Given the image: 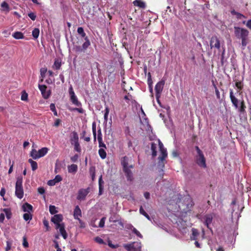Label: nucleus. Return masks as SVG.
I'll list each match as a JSON object with an SVG mask.
<instances>
[{
  "mask_svg": "<svg viewBox=\"0 0 251 251\" xmlns=\"http://www.w3.org/2000/svg\"><path fill=\"white\" fill-rule=\"evenodd\" d=\"M180 197V196L178 195H174V201H176V204L178 205L180 211L186 213L193 205L194 203L192 199L189 196H186L183 198L182 199L183 202H181V199Z\"/></svg>",
  "mask_w": 251,
  "mask_h": 251,
  "instance_id": "f257e3e1",
  "label": "nucleus"
},
{
  "mask_svg": "<svg viewBox=\"0 0 251 251\" xmlns=\"http://www.w3.org/2000/svg\"><path fill=\"white\" fill-rule=\"evenodd\" d=\"M234 34L237 39H241L242 45L243 47L247 46L249 31L244 28L234 26Z\"/></svg>",
  "mask_w": 251,
  "mask_h": 251,
  "instance_id": "f03ea898",
  "label": "nucleus"
},
{
  "mask_svg": "<svg viewBox=\"0 0 251 251\" xmlns=\"http://www.w3.org/2000/svg\"><path fill=\"white\" fill-rule=\"evenodd\" d=\"M121 163L124 173H131L134 167V162L131 157L125 156L121 159Z\"/></svg>",
  "mask_w": 251,
  "mask_h": 251,
  "instance_id": "7ed1b4c3",
  "label": "nucleus"
},
{
  "mask_svg": "<svg viewBox=\"0 0 251 251\" xmlns=\"http://www.w3.org/2000/svg\"><path fill=\"white\" fill-rule=\"evenodd\" d=\"M170 219L179 231L181 232L185 231L187 226L186 221L180 217H177L175 215L171 216Z\"/></svg>",
  "mask_w": 251,
  "mask_h": 251,
  "instance_id": "20e7f679",
  "label": "nucleus"
},
{
  "mask_svg": "<svg viewBox=\"0 0 251 251\" xmlns=\"http://www.w3.org/2000/svg\"><path fill=\"white\" fill-rule=\"evenodd\" d=\"M23 182V177L22 176H19L16 178L15 194L20 199H21L24 196V190L22 185Z\"/></svg>",
  "mask_w": 251,
  "mask_h": 251,
  "instance_id": "39448f33",
  "label": "nucleus"
},
{
  "mask_svg": "<svg viewBox=\"0 0 251 251\" xmlns=\"http://www.w3.org/2000/svg\"><path fill=\"white\" fill-rule=\"evenodd\" d=\"M158 142L160 153L158 159L159 161L163 162V161L165 160L168 156L167 150L166 148H165L163 143L159 139L158 140Z\"/></svg>",
  "mask_w": 251,
  "mask_h": 251,
  "instance_id": "423d86ee",
  "label": "nucleus"
},
{
  "mask_svg": "<svg viewBox=\"0 0 251 251\" xmlns=\"http://www.w3.org/2000/svg\"><path fill=\"white\" fill-rule=\"evenodd\" d=\"M124 248L127 251H141V244L138 242H133L124 245Z\"/></svg>",
  "mask_w": 251,
  "mask_h": 251,
  "instance_id": "0eeeda50",
  "label": "nucleus"
},
{
  "mask_svg": "<svg viewBox=\"0 0 251 251\" xmlns=\"http://www.w3.org/2000/svg\"><path fill=\"white\" fill-rule=\"evenodd\" d=\"M196 160L197 164L199 166L202 168L206 167V160L203 153L198 154L196 156Z\"/></svg>",
  "mask_w": 251,
  "mask_h": 251,
  "instance_id": "6e6552de",
  "label": "nucleus"
},
{
  "mask_svg": "<svg viewBox=\"0 0 251 251\" xmlns=\"http://www.w3.org/2000/svg\"><path fill=\"white\" fill-rule=\"evenodd\" d=\"M90 192V188L81 189L78 191L77 199L79 201L84 200L86 197Z\"/></svg>",
  "mask_w": 251,
  "mask_h": 251,
  "instance_id": "1a4fd4ad",
  "label": "nucleus"
},
{
  "mask_svg": "<svg viewBox=\"0 0 251 251\" xmlns=\"http://www.w3.org/2000/svg\"><path fill=\"white\" fill-rule=\"evenodd\" d=\"M66 165L64 161L56 160L54 169L55 173L64 172L65 170Z\"/></svg>",
  "mask_w": 251,
  "mask_h": 251,
  "instance_id": "9d476101",
  "label": "nucleus"
},
{
  "mask_svg": "<svg viewBox=\"0 0 251 251\" xmlns=\"http://www.w3.org/2000/svg\"><path fill=\"white\" fill-rule=\"evenodd\" d=\"M210 46L211 49L215 48L219 50L220 48V42L219 39L216 36H212L210 41Z\"/></svg>",
  "mask_w": 251,
  "mask_h": 251,
  "instance_id": "9b49d317",
  "label": "nucleus"
},
{
  "mask_svg": "<svg viewBox=\"0 0 251 251\" xmlns=\"http://www.w3.org/2000/svg\"><path fill=\"white\" fill-rule=\"evenodd\" d=\"M38 87L39 90L41 92L43 97L45 99H48L50 95V91H47V86L45 85L39 84Z\"/></svg>",
  "mask_w": 251,
  "mask_h": 251,
  "instance_id": "f8f14e48",
  "label": "nucleus"
},
{
  "mask_svg": "<svg viewBox=\"0 0 251 251\" xmlns=\"http://www.w3.org/2000/svg\"><path fill=\"white\" fill-rule=\"evenodd\" d=\"M165 83V80L163 79L161 80L157 83L155 86V94H157L158 95L161 94Z\"/></svg>",
  "mask_w": 251,
  "mask_h": 251,
  "instance_id": "ddd939ff",
  "label": "nucleus"
},
{
  "mask_svg": "<svg viewBox=\"0 0 251 251\" xmlns=\"http://www.w3.org/2000/svg\"><path fill=\"white\" fill-rule=\"evenodd\" d=\"M63 217L61 214H56L51 218V222L53 223L56 226H59L61 225L60 222L63 221Z\"/></svg>",
  "mask_w": 251,
  "mask_h": 251,
  "instance_id": "4468645a",
  "label": "nucleus"
},
{
  "mask_svg": "<svg viewBox=\"0 0 251 251\" xmlns=\"http://www.w3.org/2000/svg\"><path fill=\"white\" fill-rule=\"evenodd\" d=\"M229 97L232 104L235 108H237L238 107V100L234 95L232 89H230Z\"/></svg>",
  "mask_w": 251,
  "mask_h": 251,
  "instance_id": "2eb2a0df",
  "label": "nucleus"
},
{
  "mask_svg": "<svg viewBox=\"0 0 251 251\" xmlns=\"http://www.w3.org/2000/svg\"><path fill=\"white\" fill-rule=\"evenodd\" d=\"M98 140L99 142V146L100 148H103L106 149V145L102 141V133L100 128L98 131Z\"/></svg>",
  "mask_w": 251,
  "mask_h": 251,
  "instance_id": "dca6fc26",
  "label": "nucleus"
},
{
  "mask_svg": "<svg viewBox=\"0 0 251 251\" xmlns=\"http://www.w3.org/2000/svg\"><path fill=\"white\" fill-rule=\"evenodd\" d=\"M65 224L64 223H61V225H59V226L56 227L57 229H59L60 233L63 236V238L64 239H66L67 238L68 235L66 231L65 230Z\"/></svg>",
  "mask_w": 251,
  "mask_h": 251,
  "instance_id": "f3484780",
  "label": "nucleus"
},
{
  "mask_svg": "<svg viewBox=\"0 0 251 251\" xmlns=\"http://www.w3.org/2000/svg\"><path fill=\"white\" fill-rule=\"evenodd\" d=\"M74 218L76 220L80 219L82 217L81 210L78 205H77L75 207L74 211Z\"/></svg>",
  "mask_w": 251,
  "mask_h": 251,
  "instance_id": "a211bd4d",
  "label": "nucleus"
},
{
  "mask_svg": "<svg viewBox=\"0 0 251 251\" xmlns=\"http://www.w3.org/2000/svg\"><path fill=\"white\" fill-rule=\"evenodd\" d=\"M23 211L24 212L31 213L33 212V206L29 203L26 202L23 204Z\"/></svg>",
  "mask_w": 251,
  "mask_h": 251,
  "instance_id": "6ab92c4d",
  "label": "nucleus"
},
{
  "mask_svg": "<svg viewBox=\"0 0 251 251\" xmlns=\"http://www.w3.org/2000/svg\"><path fill=\"white\" fill-rule=\"evenodd\" d=\"M1 11L4 12L6 14L10 11V7L8 4L5 1L1 3Z\"/></svg>",
  "mask_w": 251,
  "mask_h": 251,
  "instance_id": "aec40b11",
  "label": "nucleus"
},
{
  "mask_svg": "<svg viewBox=\"0 0 251 251\" xmlns=\"http://www.w3.org/2000/svg\"><path fill=\"white\" fill-rule=\"evenodd\" d=\"M61 65L62 63L60 59L57 58L54 60L52 68L55 70H58L60 69Z\"/></svg>",
  "mask_w": 251,
  "mask_h": 251,
  "instance_id": "412c9836",
  "label": "nucleus"
},
{
  "mask_svg": "<svg viewBox=\"0 0 251 251\" xmlns=\"http://www.w3.org/2000/svg\"><path fill=\"white\" fill-rule=\"evenodd\" d=\"M133 4L134 6H138L141 8H145L146 7L145 3L141 0H135L133 2Z\"/></svg>",
  "mask_w": 251,
  "mask_h": 251,
  "instance_id": "4be33fe9",
  "label": "nucleus"
},
{
  "mask_svg": "<svg viewBox=\"0 0 251 251\" xmlns=\"http://www.w3.org/2000/svg\"><path fill=\"white\" fill-rule=\"evenodd\" d=\"M84 40L85 41L82 44L81 47L82 49L85 52V50H87V49L90 46L91 43L88 37H85Z\"/></svg>",
  "mask_w": 251,
  "mask_h": 251,
  "instance_id": "5701e85b",
  "label": "nucleus"
},
{
  "mask_svg": "<svg viewBox=\"0 0 251 251\" xmlns=\"http://www.w3.org/2000/svg\"><path fill=\"white\" fill-rule=\"evenodd\" d=\"M70 100L75 105L77 106H80L81 105V103L79 102L76 97V96H73L70 97Z\"/></svg>",
  "mask_w": 251,
  "mask_h": 251,
  "instance_id": "b1692460",
  "label": "nucleus"
},
{
  "mask_svg": "<svg viewBox=\"0 0 251 251\" xmlns=\"http://www.w3.org/2000/svg\"><path fill=\"white\" fill-rule=\"evenodd\" d=\"M212 220V217L211 215H207L205 216L204 224L207 228H209V225L211 224Z\"/></svg>",
  "mask_w": 251,
  "mask_h": 251,
  "instance_id": "393cba45",
  "label": "nucleus"
},
{
  "mask_svg": "<svg viewBox=\"0 0 251 251\" xmlns=\"http://www.w3.org/2000/svg\"><path fill=\"white\" fill-rule=\"evenodd\" d=\"M48 149L47 148H42L41 149L39 150L38 152L39 157L41 158L44 156H45L48 152Z\"/></svg>",
  "mask_w": 251,
  "mask_h": 251,
  "instance_id": "a878e982",
  "label": "nucleus"
},
{
  "mask_svg": "<svg viewBox=\"0 0 251 251\" xmlns=\"http://www.w3.org/2000/svg\"><path fill=\"white\" fill-rule=\"evenodd\" d=\"M199 235V232L197 229L195 228L192 229V234L190 236L191 240H197V237Z\"/></svg>",
  "mask_w": 251,
  "mask_h": 251,
  "instance_id": "bb28decb",
  "label": "nucleus"
},
{
  "mask_svg": "<svg viewBox=\"0 0 251 251\" xmlns=\"http://www.w3.org/2000/svg\"><path fill=\"white\" fill-rule=\"evenodd\" d=\"M12 36L16 39H22L25 37L23 33L20 31L15 32L13 33Z\"/></svg>",
  "mask_w": 251,
  "mask_h": 251,
  "instance_id": "cd10ccee",
  "label": "nucleus"
},
{
  "mask_svg": "<svg viewBox=\"0 0 251 251\" xmlns=\"http://www.w3.org/2000/svg\"><path fill=\"white\" fill-rule=\"evenodd\" d=\"M71 144L73 145V144L75 143H78V136L77 135V133L74 131L73 132V137L71 138Z\"/></svg>",
  "mask_w": 251,
  "mask_h": 251,
  "instance_id": "c85d7f7f",
  "label": "nucleus"
},
{
  "mask_svg": "<svg viewBox=\"0 0 251 251\" xmlns=\"http://www.w3.org/2000/svg\"><path fill=\"white\" fill-rule=\"evenodd\" d=\"M124 99L128 105L129 104L130 101L132 103L135 102V100L132 99V95H131L129 93H127V95L124 97Z\"/></svg>",
  "mask_w": 251,
  "mask_h": 251,
  "instance_id": "c756f323",
  "label": "nucleus"
},
{
  "mask_svg": "<svg viewBox=\"0 0 251 251\" xmlns=\"http://www.w3.org/2000/svg\"><path fill=\"white\" fill-rule=\"evenodd\" d=\"M156 148L157 145L155 143L152 142L151 143V150L152 151L151 155L153 157H154L157 155Z\"/></svg>",
  "mask_w": 251,
  "mask_h": 251,
  "instance_id": "7c9ffc66",
  "label": "nucleus"
},
{
  "mask_svg": "<svg viewBox=\"0 0 251 251\" xmlns=\"http://www.w3.org/2000/svg\"><path fill=\"white\" fill-rule=\"evenodd\" d=\"M69 173H75L77 170V166L76 164H72L68 167Z\"/></svg>",
  "mask_w": 251,
  "mask_h": 251,
  "instance_id": "2f4dec72",
  "label": "nucleus"
},
{
  "mask_svg": "<svg viewBox=\"0 0 251 251\" xmlns=\"http://www.w3.org/2000/svg\"><path fill=\"white\" fill-rule=\"evenodd\" d=\"M38 153V152L36 151V150L32 149L30 152V156H31L34 159H37L39 158Z\"/></svg>",
  "mask_w": 251,
  "mask_h": 251,
  "instance_id": "473e14b6",
  "label": "nucleus"
},
{
  "mask_svg": "<svg viewBox=\"0 0 251 251\" xmlns=\"http://www.w3.org/2000/svg\"><path fill=\"white\" fill-rule=\"evenodd\" d=\"M24 220L25 221H30L32 219V218L33 217V215L31 214V213H28L26 212L25 214H24Z\"/></svg>",
  "mask_w": 251,
  "mask_h": 251,
  "instance_id": "72a5a7b5",
  "label": "nucleus"
},
{
  "mask_svg": "<svg viewBox=\"0 0 251 251\" xmlns=\"http://www.w3.org/2000/svg\"><path fill=\"white\" fill-rule=\"evenodd\" d=\"M99 154L102 159H105L106 157V152L104 149L100 148L99 150Z\"/></svg>",
  "mask_w": 251,
  "mask_h": 251,
  "instance_id": "f704fd0d",
  "label": "nucleus"
},
{
  "mask_svg": "<svg viewBox=\"0 0 251 251\" xmlns=\"http://www.w3.org/2000/svg\"><path fill=\"white\" fill-rule=\"evenodd\" d=\"M2 211L4 212L6 218L10 219L12 215L10 209L9 208H4Z\"/></svg>",
  "mask_w": 251,
  "mask_h": 251,
  "instance_id": "c9c22d12",
  "label": "nucleus"
},
{
  "mask_svg": "<svg viewBox=\"0 0 251 251\" xmlns=\"http://www.w3.org/2000/svg\"><path fill=\"white\" fill-rule=\"evenodd\" d=\"M139 212L140 213L144 216L148 220H150V217L149 215L145 212V211L144 210L142 206H141L139 209Z\"/></svg>",
  "mask_w": 251,
  "mask_h": 251,
  "instance_id": "e433bc0d",
  "label": "nucleus"
},
{
  "mask_svg": "<svg viewBox=\"0 0 251 251\" xmlns=\"http://www.w3.org/2000/svg\"><path fill=\"white\" fill-rule=\"evenodd\" d=\"M86 131L85 130H84L82 131L81 134V138H83L84 140L86 142H89L90 141V134L88 135V136H86Z\"/></svg>",
  "mask_w": 251,
  "mask_h": 251,
  "instance_id": "4c0bfd02",
  "label": "nucleus"
},
{
  "mask_svg": "<svg viewBox=\"0 0 251 251\" xmlns=\"http://www.w3.org/2000/svg\"><path fill=\"white\" fill-rule=\"evenodd\" d=\"M28 162L30 163L31 166L32 167V171H35L36 169H37L38 165L36 162L33 161L31 159H29L28 160Z\"/></svg>",
  "mask_w": 251,
  "mask_h": 251,
  "instance_id": "58836bf2",
  "label": "nucleus"
},
{
  "mask_svg": "<svg viewBox=\"0 0 251 251\" xmlns=\"http://www.w3.org/2000/svg\"><path fill=\"white\" fill-rule=\"evenodd\" d=\"M40 30L38 28H35L32 32V35L35 39H37L39 35Z\"/></svg>",
  "mask_w": 251,
  "mask_h": 251,
  "instance_id": "ea45409f",
  "label": "nucleus"
},
{
  "mask_svg": "<svg viewBox=\"0 0 251 251\" xmlns=\"http://www.w3.org/2000/svg\"><path fill=\"white\" fill-rule=\"evenodd\" d=\"M77 33L81 35V36L82 37H83V38H85V37H87L86 36V33H85L84 31V29L83 28V27H78L77 29Z\"/></svg>",
  "mask_w": 251,
  "mask_h": 251,
  "instance_id": "a19ab883",
  "label": "nucleus"
},
{
  "mask_svg": "<svg viewBox=\"0 0 251 251\" xmlns=\"http://www.w3.org/2000/svg\"><path fill=\"white\" fill-rule=\"evenodd\" d=\"M234 81L235 82L236 87L239 90H241L243 88V83L242 81H237V80H234Z\"/></svg>",
  "mask_w": 251,
  "mask_h": 251,
  "instance_id": "79ce46f5",
  "label": "nucleus"
},
{
  "mask_svg": "<svg viewBox=\"0 0 251 251\" xmlns=\"http://www.w3.org/2000/svg\"><path fill=\"white\" fill-rule=\"evenodd\" d=\"M74 49L75 52L76 53H80L82 52H85L84 50L82 49V47L80 46H75Z\"/></svg>",
  "mask_w": 251,
  "mask_h": 251,
  "instance_id": "37998d69",
  "label": "nucleus"
},
{
  "mask_svg": "<svg viewBox=\"0 0 251 251\" xmlns=\"http://www.w3.org/2000/svg\"><path fill=\"white\" fill-rule=\"evenodd\" d=\"M119 220L118 216L116 214H114L109 218V222L112 223H116Z\"/></svg>",
  "mask_w": 251,
  "mask_h": 251,
  "instance_id": "c03bdc74",
  "label": "nucleus"
},
{
  "mask_svg": "<svg viewBox=\"0 0 251 251\" xmlns=\"http://www.w3.org/2000/svg\"><path fill=\"white\" fill-rule=\"evenodd\" d=\"M246 108V106L245 104V102H244V101L243 100L241 102V105L239 108V111L241 112V113H244L245 111V109Z\"/></svg>",
  "mask_w": 251,
  "mask_h": 251,
  "instance_id": "a18cd8bd",
  "label": "nucleus"
},
{
  "mask_svg": "<svg viewBox=\"0 0 251 251\" xmlns=\"http://www.w3.org/2000/svg\"><path fill=\"white\" fill-rule=\"evenodd\" d=\"M50 213L52 215L55 214L58 212L57 210H56V207L54 205H50Z\"/></svg>",
  "mask_w": 251,
  "mask_h": 251,
  "instance_id": "49530a36",
  "label": "nucleus"
},
{
  "mask_svg": "<svg viewBox=\"0 0 251 251\" xmlns=\"http://www.w3.org/2000/svg\"><path fill=\"white\" fill-rule=\"evenodd\" d=\"M92 131L94 136V140L95 141L96 140V126L95 123H93L92 125Z\"/></svg>",
  "mask_w": 251,
  "mask_h": 251,
  "instance_id": "de8ad7c7",
  "label": "nucleus"
},
{
  "mask_svg": "<svg viewBox=\"0 0 251 251\" xmlns=\"http://www.w3.org/2000/svg\"><path fill=\"white\" fill-rule=\"evenodd\" d=\"M109 113V109L108 106H106L105 108V113L104 114V119L105 122H107L108 120V116Z\"/></svg>",
  "mask_w": 251,
  "mask_h": 251,
  "instance_id": "09e8293b",
  "label": "nucleus"
},
{
  "mask_svg": "<svg viewBox=\"0 0 251 251\" xmlns=\"http://www.w3.org/2000/svg\"><path fill=\"white\" fill-rule=\"evenodd\" d=\"M50 109L53 112V114L55 116H57V112L55 109V104L54 103H51L50 106Z\"/></svg>",
  "mask_w": 251,
  "mask_h": 251,
  "instance_id": "8fccbe9b",
  "label": "nucleus"
},
{
  "mask_svg": "<svg viewBox=\"0 0 251 251\" xmlns=\"http://www.w3.org/2000/svg\"><path fill=\"white\" fill-rule=\"evenodd\" d=\"M28 99V94L25 91H24L22 92L21 96V100H22L26 101Z\"/></svg>",
  "mask_w": 251,
  "mask_h": 251,
  "instance_id": "3c124183",
  "label": "nucleus"
},
{
  "mask_svg": "<svg viewBox=\"0 0 251 251\" xmlns=\"http://www.w3.org/2000/svg\"><path fill=\"white\" fill-rule=\"evenodd\" d=\"M73 145H74V149L75 151L80 152L81 151V148L79 145V142L78 143H75L73 144Z\"/></svg>",
  "mask_w": 251,
  "mask_h": 251,
  "instance_id": "603ef678",
  "label": "nucleus"
},
{
  "mask_svg": "<svg viewBox=\"0 0 251 251\" xmlns=\"http://www.w3.org/2000/svg\"><path fill=\"white\" fill-rule=\"evenodd\" d=\"M23 246L25 248H27L29 247V244L28 243L27 239L25 236L23 238Z\"/></svg>",
  "mask_w": 251,
  "mask_h": 251,
  "instance_id": "864d4df0",
  "label": "nucleus"
},
{
  "mask_svg": "<svg viewBox=\"0 0 251 251\" xmlns=\"http://www.w3.org/2000/svg\"><path fill=\"white\" fill-rule=\"evenodd\" d=\"M132 232L139 238H142L143 237L141 234L135 228H133L132 229Z\"/></svg>",
  "mask_w": 251,
  "mask_h": 251,
  "instance_id": "5fc2aeb1",
  "label": "nucleus"
},
{
  "mask_svg": "<svg viewBox=\"0 0 251 251\" xmlns=\"http://www.w3.org/2000/svg\"><path fill=\"white\" fill-rule=\"evenodd\" d=\"M94 240L96 242H97L100 244H104L103 240L100 237H96V238H95Z\"/></svg>",
  "mask_w": 251,
  "mask_h": 251,
  "instance_id": "6e6d98bb",
  "label": "nucleus"
},
{
  "mask_svg": "<svg viewBox=\"0 0 251 251\" xmlns=\"http://www.w3.org/2000/svg\"><path fill=\"white\" fill-rule=\"evenodd\" d=\"M43 224L44 226L46 227L47 231H49L50 228L49 222L47 220L45 219L43 220Z\"/></svg>",
  "mask_w": 251,
  "mask_h": 251,
  "instance_id": "4d7b16f0",
  "label": "nucleus"
},
{
  "mask_svg": "<svg viewBox=\"0 0 251 251\" xmlns=\"http://www.w3.org/2000/svg\"><path fill=\"white\" fill-rule=\"evenodd\" d=\"M28 16L32 20L35 21L36 18V15L34 13L30 12L28 14Z\"/></svg>",
  "mask_w": 251,
  "mask_h": 251,
  "instance_id": "13d9d810",
  "label": "nucleus"
},
{
  "mask_svg": "<svg viewBox=\"0 0 251 251\" xmlns=\"http://www.w3.org/2000/svg\"><path fill=\"white\" fill-rule=\"evenodd\" d=\"M106 218L105 217H103L100 221L99 223V227H103L104 226L105 224V221Z\"/></svg>",
  "mask_w": 251,
  "mask_h": 251,
  "instance_id": "bf43d9fd",
  "label": "nucleus"
},
{
  "mask_svg": "<svg viewBox=\"0 0 251 251\" xmlns=\"http://www.w3.org/2000/svg\"><path fill=\"white\" fill-rule=\"evenodd\" d=\"M47 69H44V68L41 69V70H40V74H41V77L42 78L45 77V74L47 72Z\"/></svg>",
  "mask_w": 251,
  "mask_h": 251,
  "instance_id": "052dcab7",
  "label": "nucleus"
},
{
  "mask_svg": "<svg viewBox=\"0 0 251 251\" xmlns=\"http://www.w3.org/2000/svg\"><path fill=\"white\" fill-rule=\"evenodd\" d=\"M77 220L78 221L79 223V227H80V228H85V226H86L85 223L84 222H83L80 219H78Z\"/></svg>",
  "mask_w": 251,
  "mask_h": 251,
  "instance_id": "680f3d73",
  "label": "nucleus"
},
{
  "mask_svg": "<svg viewBox=\"0 0 251 251\" xmlns=\"http://www.w3.org/2000/svg\"><path fill=\"white\" fill-rule=\"evenodd\" d=\"M56 183H57L55 181V180L54 179H51V180H50L48 182V184L49 186H51L55 185Z\"/></svg>",
  "mask_w": 251,
  "mask_h": 251,
  "instance_id": "e2e57ef3",
  "label": "nucleus"
},
{
  "mask_svg": "<svg viewBox=\"0 0 251 251\" xmlns=\"http://www.w3.org/2000/svg\"><path fill=\"white\" fill-rule=\"evenodd\" d=\"M54 179L56 182V183H58L62 180V177L60 175H57Z\"/></svg>",
  "mask_w": 251,
  "mask_h": 251,
  "instance_id": "0e129e2a",
  "label": "nucleus"
},
{
  "mask_svg": "<svg viewBox=\"0 0 251 251\" xmlns=\"http://www.w3.org/2000/svg\"><path fill=\"white\" fill-rule=\"evenodd\" d=\"M172 155L174 157H177L179 156V153L177 150H174L172 152Z\"/></svg>",
  "mask_w": 251,
  "mask_h": 251,
  "instance_id": "69168bd1",
  "label": "nucleus"
},
{
  "mask_svg": "<svg viewBox=\"0 0 251 251\" xmlns=\"http://www.w3.org/2000/svg\"><path fill=\"white\" fill-rule=\"evenodd\" d=\"M78 158V156L77 154H75L73 156L71 157V160L72 162H76Z\"/></svg>",
  "mask_w": 251,
  "mask_h": 251,
  "instance_id": "338daca9",
  "label": "nucleus"
},
{
  "mask_svg": "<svg viewBox=\"0 0 251 251\" xmlns=\"http://www.w3.org/2000/svg\"><path fill=\"white\" fill-rule=\"evenodd\" d=\"M37 191L40 194H44L45 193V189L44 187H39L38 189H37Z\"/></svg>",
  "mask_w": 251,
  "mask_h": 251,
  "instance_id": "774afa93",
  "label": "nucleus"
}]
</instances>
